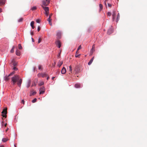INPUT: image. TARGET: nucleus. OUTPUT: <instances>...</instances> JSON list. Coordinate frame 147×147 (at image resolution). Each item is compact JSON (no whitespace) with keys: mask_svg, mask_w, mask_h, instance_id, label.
Segmentation results:
<instances>
[{"mask_svg":"<svg viewBox=\"0 0 147 147\" xmlns=\"http://www.w3.org/2000/svg\"><path fill=\"white\" fill-rule=\"evenodd\" d=\"M69 71H70L71 73L72 72V67L71 65L69 67Z\"/></svg>","mask_w":147,"mask_h":147,"instance_id":"nucleus-32","label":"nucleus"},{"mask_svg":"<svg viewBox=\"0 0 147 147\" xmlns=\"http://www.w3.org/2000/svg\"><path fill=\"white\" fill-rule=\"evenodd\" d=\"M18 47L19 49H22V47L21 46V45L20 44H18Z\"/></svg>","mask_w":147,"mask_h":147,"instance_id":"nucleus-29","label":"nucleus"},{"mask_svg":"<svg viewBox=\"0 0 147 147\" xmlns=\"http://www.w3.org/2000/svg\"><path fill=\"white\" fill-rule=\"evenodd\" d=\"M66 72V69L64 67H63L61 71V73L62 74H65Z\"/></svg>","mask_w":147,"mask_h":147,"instance_id":"nucleus-14","label":"nucleus"},{"mask_svg":"<svg viewBox=\"0 0 147 147\" xmlns=\"http://www.w3.org/2000/svg\"><path fill=\"white\" fill-rule=\"evenodd\" d=\"M22 79H19L17 81V84L18 86L19 87H20L21 86V84L22 82Z\"/></svg>","mask_w":147,"mask_h":147,"instance_id":"nucleus-8","label":"nucleus"},{"mask_svg":"<svg viewBox=\"0 0 147 147\" xmlns=\"http://www.w3.org/2000/svg\"><path fill=\"white\" fill-rule=\"evenodd\" d=\"M61 32H57V38L59 39L60 38V37L61 36Z\"/></svg>","mask_w":147,"mask_h":147,"instance_id":"nucleus-16","label":"nucleus"},{"mask_svg":"<svg viewBox=\"0 0 147 147\" xmlns=\"http://www.w3.org/2000/svg\"><path fill=\"white\" fill-rule=\"evenodd\" d=\"M56 64V63L55 62H54V66H55V65Z\"/></svg>","mask_w":147,"mask_h":147,"instance_id":"nucleus-59","label":"nucleus"},{"mask_svg":"<svg viewBox=\"0 0 147 147\" xmlns=\"http://www.w3.org/2000/svg\"><path fill=\"white\" fill-rule=\"evenodd\" d=\"M36 21L38 23H40V21L39 19H37Z\"/></svg>","mask_w":147,"mask_h":147,"instance_id":"nucleus-41","label":"nucleus"},{"mask_svg":"<svg viewBox=\"0 0 147 147\" xmlns=\"http://www.w3.org/2000/svg\"><path fill=\"white\" fill-rule=\"evenodd\" d=\"M12 63H13V65L14 66H16L17 65V62H16L14 59H13L12 61Z\"/></svg>","mask_w":147,"mask_h":147,"instance_id":"nucleus-12","label":"nucleus"},{"mask_svg":"<svg viewBox=\"0 0 147 147\" xmlns=\"http://www.w3.org/2000/svg\"><path fill=\"white\" fill-rule=\"evenodd\" d=\"M63 63V61H59L57 63V65L59 67H60Z\"/></svg>","mask_w":147,"mask_h":147,"instance_id":"nucleus-11","label":"nucleus"},{"mask_svg":"<svg viewBox=\"0 0 147 147\" xmlns=\"http://www.w3.org/2000/svg\"><path fill=\"white\" fill-rule=\"evenodd\" d=\"M99 6L100 8V11H101L103 8V6L101 4H100L99 5Z\"/></svg>","mask_w":147,"mask_h":147,"instance_id":"nucleus-27","label":"nucleus"},{"mask_svg":"<svg viewBox=\"0 0 147 147\" xmlns=\"http://www.w3.org/2000/svg\"><path fill=\"white\" fill-rule=\"evenodd\" d=\"M41 41V38H39L38 39V43H40Z\"/></svg>","mask_w":147,"mask_h":147,"instance_id":"nucleus-38","label":"nucleus"},{"mask_svg":"<svg viewBox=\"0 0 147 147\" xmlns=\"http://www.w3.org/2000/svg\"><path fill=\"white\" fill-rule=\"evenodd\" d=\"M22 103L23 104H24V100H22Z\"/></svg>","mask_w":147,"mask_h":147,"instance_id":"nucleus-49","label":"nucleus"},{"mask_svg":"<svg viewBox=\"0 0 147 147\" xmlns=\"http://www.w3.org/2000/svg\"><path fill=\"white\" fill-rule=\"evenodd\" d=\"M52 14H50L49 18H51V17L52 16Z\"/></svg>","mask_w":147,"mask_h":147,"instance_id":"nucleus-50","label":"nucleus"},{"mask_svg":"<svg viewBox=\"0 0 147 147\" xmlns=\"http://www.w3.org/2000/svg\"><path fill=\"white\" fill-rule=\"evenodd\" d=\"M55 78V77H53L52 78V79L53 80H54V79Z\"/></svg>","mask_w":147,"mask_h":147,"instance_id":"nucleus-55","label":"nucleus"},{"mask_svg":"<svg viewBox=\"0 0 147 147\" xmlns=\"http://www.w3.org/2000/svg\"><path fill=\"white\" fill-rule=\"evenodd\" d=\"M78 53H77V54L76 55H78Z\"/></svg>","mask_w":147,"mask_h":147,"instance_id":"nucleus-60","label":"nucleus"},{"mask_svg":"<svg viewBox=\"0 0 147 147\" xmlns=\"http://www.w3.org/2000/svg\"><path fill=\"white\" fill-rule=\"evenodd\" d=\"M108 6L109 7H111L112 5L111 4H110V3H108Z\"/></svg>","mask_w":147,"mask_h":147,"instance_id":"nucleus-46","label":"nucleus"},{"mask_svg":"<svg viewBox=\"0 0 147 147\" xmlns=\"http://www.w3.org/2000/svg\"><path fill=\"white\" fill-rule=\"evenodd\" d=\"M44 84V83L43 82H41L39 84V85L40 86H41L42 85Z\"/></svg>","mask_w":147,"mask_h":147,"instance_id":"nucleus-34","label":"nucleus"},{"mask_svg":"<svg viewBox=\"0 0 147 147\" xmlns=\"http://www.w3.org/2000/svg\"><path fill=\"white\" fill-rule=\"evenodd\" d=\"M7 139L6 138H3L2 140V141L3 142H5L7 141Z\"/></svg>","mask_w":147,"mask_h":147,"instance_id":"nucleus-30","label":"nucleus"},{"mask_svg":"<svg viewBox=\"0 0 147 147\" xmlns=\"http://www.w3.org/2000/svg\"><path fill=\"white\" fill-rule=\"evenodd\" d=\"M0 147H4L3 145H1L0 146Z\"/></svg>","mask_w":147,"mask_h":147,"instance_id":"nucleus-56","label":"nucleus"},{"mask_svg":"<svg viewBox=\"0 0 147 147\" xmlns=\"http://www.w3.org/2000/svg\"><path fill=\"white\" fill-rule=\"evenodd\" d=\"M45 88L44 87H41L39 89V94H43L45 92Z\"/></svg>","mask_w":147,"mask_h":147,"instance_id":"nucleus-4","label":"nucleus"},{"mask_svg":"<svg viewBox=\"0 0 147 147\" xmlns=\"http://www.w3.org/2000/svg\"><path fill=\"white\" fill-rule=\"evenodd\" d=\"M40 26H38V32H39L40 30Z\"/></svg>","mask_w":147,"mask_h":147,"instance_id":"nucleus-45","label":"nucleus"},{"mask_svg":"<svg viewBox=\"0 0 147 147\" xmlns=\"http://www.w3.org/2000/svg\"><path fill=\"white\" fill-rule=\"evenodd\" d=\"M2 12V9L0 8V13L1 12Z\"/></svg>","mask_w":147,"mask_h":147,"instance_id":"nucleus-52","label":"nucleus"},{"mask_svg":"<svg viewBox=\"0 0 147 147\" xmlns=\"http://www.w3.org/2000/svg\"><path fill=\"white\" fill-rule=\"evenodd\" d=\"M120 18V15L119 13H118L117 15V20H116V22H118L119 21Z\"/></svg>","mask_w":147,"mask_h":147,"instance_id":"nucleus-23","label":"nucleus"},{"mask_svg":"<svg viewBox=\"0 0 147 147\" xmlns=\"http://www.w3.org/2000/svg\"><path fill=\"white\" fill-rule=\"evenodd\" d=\"M7 113V109H3L2 112V116L3 117L6 118V114Z\"/></svg>","mask_w":147,"mask_h":147,"instance_id":"nucleus-3","label":"nucleus"},{"mask_svg":"<svg viewBox=\"0 0 147 147\" xmlns=\"http://www.w3.org/2000/svg\"><path fill=\"white\" fill-rule=\"evenodd\" d=\"M16 54L18 56H20V51L18 50H17L16 51Z\"/></svg>","mask_w":147,"mask_h":147,"instance_id":"nucleus-21","label":"nucleus"},{"mask_svg":"<svg viewBox=\"0 0 147 147\" xmlns=\"http://www.w3.org/2000/svg\"><path fill=\"white\" fill-rule=\"evenodd\" d=\"M5 4V2L3 0H0V6Z\"/></svg>","mask_w":147,"mask_h":147,"instance_id":"nucleus-22","label":"nucleus"},{"mask_svg":"<svg viewBox=\"0 0 147 147\" xmlns=\"http://www.w3.org/2000/svg\"><path fill=\"white\" fill-rule=\"evenodd\" d=\"M95 51V46L94 45H93L92 46V48L90 52V55H92L93 53Z\"/></svg>","mask_w":147,"mask_h":147,"instance_id":"nucleus-7","label":"nucleus"},{"mask_svg":"<svg viewBox=\"0 0 147 147\" xmlns=\"http://www.w3.org/2000/svg\"><path fill=\"white\" fill-rule=\"evenodd\" d=\"M81 45H80L79 47H78L77 51L76 53V55H75V56L76 57H80V56L81 55V54H79L78 55H76L77 54L78 51L80 49H81Z\"/></svg>","mask_w":147,"mask_h":147,"instance_id":"nucleus-6","label":"nucleus"},{"mask_svg":"<svg viewBox=\"0 0 147 147\" xmlns=\"http://www.w3.org/2000/svg\"><path fill=\"white\" fill-rule=\"evenodd\" d=\"M23 20V18H20L18 20V22H22Z\"/></svg>","mask_w":147,"mask_h":147,"instance_id":"nucleus-35","label":"nucleus"},{"mask_svg":"<svg viewBox=\"0 0 147 147\" xmlns=\"http://www.w3.org/2000/svg\"><path fill=\"white\" fill-rule=\"evenodd\" d=\"M75 86L76 88H79L80 87V84H75Z\"/></svg>","mask_w":147,"mask_h":147,"instance_id":"nucleus-25","label":"nucleus"},{"mask_svg":"<svg viewBox=\"0 0 147 147\" xmlns=\"http://www.w3.org/2000/svg\"><path fill=\"white\" fill-rule=\"evenodd\" d=\"M116 13L115 11H113L112 14V20L114 21L116 16Z\"/></svg>","mask_w":147,"mask_h":147,"instance_id":"nucleus-9","label":"nucleus"},{"mask_svg":"<svg viewBox=\"0 0 147 147\" xmlns=\"http://www.w3.org/2000/svg\"><path fill=\"white\" fill-rule=\"evenodd\" d=\"M57 46H58V47L60 48L61 47V43L60 41L57 40L55 42Z\"/></svg>","mask_w":147,"mask_h":147,"instance_id":"nucleus-10","label":"nucleus"},{"mask_svg":"<svg viewBox=\"0 0 147 147\" xmlns=\"http://www.w3.org/2000/svg\"><path fill=\"white\" fill-rule=\"evenodd\" d=\"M107 16H111V12H108L107 13Z\"/></svg>","mask_w":147,"mask_h":147,"instance_id":"nucleus-37","label":"nucleus"},{"mask_svg":"<svg viewBox=\"0 0 147 147\" xmlns=\"http://www.w3.org/2000/svg\"><path fill=\"white\" fill-rule=\"evenodd\" d=\"M42 6L44 9L45 10V12L49 11V9L48 7H44L43 5H42Z\"/></svg>","mask_w":147,"mask_h":147,"instance_id":"nucleus-13","label":"nucleus"},{"mask_svg":"<svg viewBox=\"0 0 147 147\" xmlns=\"http://www.w3.org/2000/svg\"><path fill=\"white\" fill-rule=\"evenodd\" d=\"M74 70L76 73L79 72L80 70V65H77L74 68Z\"/></svg>","mask_w":147,"mask_h":147,"instance_id":"nucleus-2","label":"nucleus"},{"mask_svg":"<svg viewBox=\"0 0 147 147\" xmlns=\"http://www.w3.org/2000/svg\"><path fill=\"white\" fill-rule=\"evenodd\" d=\"M31 34L32 35H33L34 34V32H31Z\"/></svg>","mask_w":147,"mask_h":147,"instance_id":"nucleus-51","label":"nucleus"},{"mask_svg":"<svg viewBox=\"0 0 147 147\" xmlns=\"http://www.w3.org/2000/svg\"><path fill=\"white\" fill-rule=\"evenodd\" d=\"M41 67H42V66L41 65H39V66H38V69H41Z\"/></svg>","mask_w":147,"mask_h":147,"instance_id":"nucleus-43","label":"nucleus"},{"mask_svg":"<svg viewBox=\"0 0 147 147\" xmlns=\"http://www.w3.org/2000/svg\"><path fill=\"white\" fill-rule=\"evenodd\" d=\"M59 71H57L56 72V74H57V75H58L59 74Z\"/></svg>","mask_w":147,"mask_h":147,"instance_id":"nucleus-44","label":"nucleus"},{"mask_svg":"<svg viewBox=\"0 0 147 147\" xmlns=\"http://www.w3.org/2000/svg\"><path fill=\"white\" fill-rule=\"evenodd\" d=\"M9 75L8 76H5L4 77V80L5 81H8L9 80Z\"/></svg>","mask_w":147,"mask_h":147,"instance_id":"nucleus-18","label":"nucleus"},{"mask_svg":"<svg viewBox=\"0 0 147 147\" xmlns=\"http://www.w3.org/2000/svg\"><path fill=\"white\" fill-rule=\"evenodd\" d=\"M50 0H46V2H47L48 3H49Z\"/></svg>","mask_w":147,"mask_h":147,"instance_id":"nucleus-47","label":"nucleus"},{"mask_svg":"<svg viewBox=\"0 0 147 147\" xmlns=\"http://www.w3.org/2000/svg\"><path fill=\"white\" fill-rule=\"evenodd\" d=\"M13 69L15 71L17 70L18 69L16 67V66L13 67Z\"/></svg>","mask_w":147,"mask_h":147,"instance_id":"nucleus-40","label":"nucleus"},{"mask_svg":"<svg viewBox=\"0 0 147 147\" xmlns=\"http://www.w3.org/2000/svg\"><path fill=\"white\" fill-rule=\"evenodd\" d=\"M49 78V76H48L47 78V80H48Z\"/></svg>","mask_w":147,"mask_h":147,"instance_id":"nucleus-54","label":"nucleus"},{"mask_svg":"<svg viewBox=\"0 0 147 147\" xmlns=\"http://www.w3.org/2000/svg\"><path fill=\"white\" fill-rule=\"evenodd\" d=\"M14 48H15V47L14 46H13L12 47V49H11V51H10V52L11 53H13L14 52Z\"/></svg>","mask_w":147,"mask_h":147,"instance_id":"nucleus-28","label":"nucleus"},{"mask_svg":"<svg viewBox=\"0 0 147 147\" xmlns=\"http://www.w3.org/2000/svg\"><path fill=\"white\" fill-rule=\"evenodd\" d=\"M37 99L36 98H34L33 100H32V102L33 103H34L36 101Z\"/></svg>","mask_w":147,"mask_h":147,"instance_id":"nucleus-33","label":"nucleus"},{"mask_svg":"<svg viewBox=\"0 0 147 147\" xmlns=\"http://www.w3.org/2000/svg\"><path fill=\"white\" fill-rule=\"evenodd\" d=\"M36 92H33L31 93L30 94V96H32L35 95Z\"/></svg>","mask_w":147,"mask_h":147,"instance_id":"nucleus-26","label":"nucleus"},{"mask_svg":"<svg viewBox=\"0 0 147 147\" xmlns=\"http://www.w3.org/2000/svg\"><path fill=\"white\" fill-rule=\"evenodd\" d=\"M49 22V24H50L51 26H52V23H51V21Z\"/></svg>","mask_w":147,"mask_h":147,"instance_id":"nucleus-48","label":"nucleus"},{"mask_svg":"<svg viewBox=\"0 0 147 147\" xmlns=\"http://www.w3.org/2000/svg\"><path fill=\"white\" fill-rule=\"evenodd\" d=\"M47 76L45 73H40L38 74V76L39 77H42L44 78Z\"/></svg>","mask_w":147,"mask_h":147,"instance_id":"nucleus-5","label":"nucleus"},{"mask_svg":"<svg viewBox=\"0 0 147 147\" xmlns=\"http://www.w3.org/2000/svg\"><path fill=\"white\" fill-rule=\"evenodd\" d=\"M94 57H93L90 60V61H89V62L88 63V64L89 65H91V64L92 63V62L94 59Z\"/></svg>","mask_w":147,"mask_h":147,"instance_id":"nucleus-17","label":"nucleus"},{"mask_svg":"<svg viewBox=\"0 0 147 147\" xmlns=\"http://www.w3.org/2000/svg\"><path fill=\"white\" fill-rule=\"evenodd\" d=\"M7 123H5V125H5V127H6V126H7Z\"/></svg>","mask_w":147,"mask_h":147,"instance_id":"nucleus-58","label":"nucleus"},{"mask_svg":"<svg viewBox=\"0 0 147 147\" xmlns=\"http://www.w3.org/2000/svg\"><path fill=\"white\" fill-rule=\"evenodd\" d=\"M31 83V81L30 80H29L28 81V84L27 85V87L28 88L30 87V84Z\"/></svg>","mask_w":147,"mask_h":147,"instance_id":"nucleus-24","label":"nucleus"},{"mask_svg":"<svg viewBox=\"0 0 147 147\" xmlns=\"http://www.w3.org/2000/svg\"><path fill=\"white\" fill-rule=\"evenodd\" d=\"M42 3L43 5L44 6H47L49 3H48L47 2H46L45 1H42Z\"/></svg>","mask_w":147,"mask_h":147,"instance_id":"nucleus-20","label":"nucleus"},{"mask_svg":"<svg viewBox=\"0 0 147 147\" xmlns=\"http://www.w3.org/2000/svg\"><path fill=\"white\" fill-rule=\"evenodd\" d=\"M8 128H7V129L5 130V131H6V132H7V130H8Z\"/></svg>","mask_w":147,"mask_h":147,"instance_id":"nucleus-53","label":"nucleus"},{"mask_svg":"<svg viewBox=\"0 0 147 147\" xmlns=\"http://www.w3.org/2000/svg\"><path fill=\"white\" fill-rule=\"evenodd\" d=\"M36 7L35 6L31 8V9L32 11L35 10H36Z\"/></svg>","mask_w":147,"mask_h":147,"instance_id":"nucleus-31","label":"nucleus"},{"mask_svg":"<svg viewBox=\"0 0 147 147\" xmlns=\"http://www.w3.org/2000/svg\"><path fill=\"white\" fill-rule=\"evenodd\" d=\"M32 41L33 42H34V39H33V38H32Z\"/></svg>","mask_w":147,"mask_h":147,"instance_id":"nucleus-57","label":"nucleus"},{"mask_svg":"<svg viewBox=\"0 0 147 147\" xmlns=\"http://www.w3.org/2000/svg\"><path fill=\"white\" fill-rule=\"evenodd\" d=\"M52 19L50 18H49L47 19V21L49 22L50 21H51Z\"/></svg>","mask_w":147,"mask_h":147,"instance_id":"nucleus-39","label":"nucleus"},{"mask_svg":"<svg viewBox=\"0 0 147 147\" xmlns=\"http://www.w3.org/2000/svg\"><path fill=\"white\" fill-rule=\"evenodd\" d=\"M15 71H13V72H12V73H11L10 74H9V76H11L13 74H14L15 73Z\"/></svg>","mask_w":147,"mask_h":147,"instance_id":"nucleus-36","label":"nucleus"},{"mask_svg":"<svg viewBox=\"0 0 147 147\" xmlns=\"http://www.w3.org/2000/svg\"><path fill=\"white\" fill-rule=\"evenodd\" d=\"M113 32V30L111 28H110L107 31V34H110Z\"/></svg>","mask_w":147,"mask_h":147,"instance_id":"nucleus-15","label":"nucleus"},{"mask_svg":"<svg viewBox=\"0 0 147 147\" xmlns=\"http://www.w3.org/2000/svg\"><path fill=\"white\" fill-rule=\"evenodd\" d=\"M20 76L19 75H16L11 78V82L13 85H14L16 83L19 79Z\"/></svg>","mask_w":147,"mask_h":147,"instance_id":"nucleus-1","label":"nucleus"},{"mask_svg":"<svg viewBox=\"0 0 147 147\" xmlns=\"http://www.w3.org/2000/svg\"><path fill=\"white\" fill-rule=\"evenodd\" d=\"M49 11H48L47 12H45V14L46 15V16H48L49 15Z\"/></svg>","mask_w":147,"mask_h":147,"instance_id":"nucleus-42","label":"nucleus"},{"mask_svg":"<svg viewBox=\"0 0 147 147\" xmlns=\"http://www.w3.org/2000/svg\"><path fill=\"white\" fill-rule=\"evenodd\" d=\"M34 21H32L30 23V25L31 27H32V28L33 29L35 27L34 26Z\"/></svg>","mask_w":147,"mask_h":147,"instance_id":"nucleus-19","label":"nucleus"}]
</instances>
